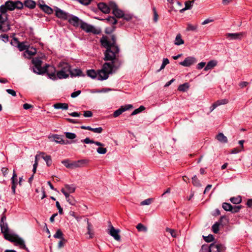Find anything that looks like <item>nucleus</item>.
Returning a JSON list of instances; mask_svg holds the SVG:
<instances>
[{
    "mask_svg": "<svg viewBox=\"0 0 252 252\" xmlns=\"http://www.w3.org/2000/svg\"><path fill=\"white\" fill-rule=\"evenodd\" d=\"M16 177V173L15 172V170L14 169L13 170V176L11 178V180H12V192L14 193H15V187H16V186H15V178Z\"/></svg>",
    "mask_w": 252,
    "mask_h": 252,
    "instance_id": "38",
    "label": "nucleus"
},
{
    "mask_svg": "<svg viewBox=\"0 0 252 252\" xmlns=\"http://www.w3.org/2000/svg\"><path fill=\"white\" fill-rule=\"evenodd\" d=\"M6 217L2 216L0 221V230L3 234L4 238L11 242L16 243V234L8 227L6 221Z\"/></svg>",
    "mask_w": 252,
    "mask_h": 252,
    "instance_id": "3",
    "label": "nucleus"
},
{
    "mask_svg": "<svg viewBox=\"0 0 252 252\" xmlns=\"http://www.w3.org/2000/svg\"><path fill=\"white\" fill-rule=\"evenodd\" d=\"M203 238H204V240H205V241H206V242H208V243L213 241L214 239V238L213 235H212V234H210L207 236H203Z\"/></svg>",
    "mask_w": 252,
    "mask_h": 252,
    "instance_id": "52",
    "label": "nucleus"
},
{
    "mask_svg": "<svg viewBox=\"0 0 252 252\" xmlns=\"http://www.w3.org/2000/svg\"><path fill=\"white\" fill-rule=\"evenodd\" d=\"M85 220L86 221L87 223V234L89 235V238H92L94 235V233L93 229V225L89 222L88 219H86Z\"/></svg>",
    "mask_w": 252,
    "mask_h": 252,
    "instance_id": "20",
    "label": "nucleus"
},
{
    "mask_svg": "<svg viewBox=\"0 0 252 252\" xmlns=\"http://www.w3.org/2000/svg\"><path fill=\"white\" fill-rule=\"evenodd\" d=\"M220 223L219 222H215L212 227V230L214 233H218L219 230V226Z\"/></svg>",
    "mask_w": 252,
    "mask_h": 252,
    "instance_id": "39",
    "label": "nucleus"
},
{
    "mask_svg": "<svg viewBox=\"0 0 252 252\" xmlns=\"http://www.w3.org/2000/svg\"><path fill=\"white\" fill-rule=\"evenodd\" d=\"M41 7L42 10L47 14H51L53 12V10L47 5H42Z\"/></svg>",
    "mask_w": 252,
    "mask_h": 252,
    "instance_id": "33",
    "label": "nucleus"
},
{
    "mask_svg": "<svg viewBox=\"0 0 252 252\" xmlns=\"http://www.w3.org/2000/svg\"><path fill=\"white\" fill-rule=\"evenodd\" d=\"M217 61L215 60H211L209 61V62H208L207 64L205 66L204 70L207 71L212 69L217 65Z\"/></svg>",
    "mask_w": 252,
    "mask_h": 252,
    "instance_id": "21",
    "label": "nucleus"
},
{
    "mask_svg": "<svg viewBox=\"0 0 252 252\" xmlns=\"http://www.w3.org/2000/svg\"><path fill=\"white\" fill-rule=\"evenodd\" d=\"M7 20V16L5 14H0V23L4 24V23Z\"/></svg>",
    "mask_w": 252,
    "mask_h": 252,
    "instance_id": "55",
    "label": "nucleus"
},
{
    "mask_svg": "<svg viewBox=\"0 0 252 252\" xmlns=\"http://www.w3.org/2000/svg\"><path fill=\"white\" fill-rule=\"evenodd\" d=\"M71 161L69 159H64L62 161V163H63L66 168H69L68 165H70Z\"/></svg>",
    "mask_w": 252,
    "mask_h": 252,
    "instance_id": "59",
    "label": "nucleus"
},
{
    "mask_svg": "<svg viewBox=\"0 0 252 252\" xmlns=\"http://www.w3.org/2000/svg\"><path fill=\"white\" fill-rule=\"evenodd\" d=\"M100 42L102 46L106 49L104 52V61H111L105 63L98 71L99 79L102 81L108 79L110 74L115 73L121 66L122 62L118 58L120 49L118 46H110L105 37H102Z\"/></svg>",
    "mask_w": 252,
    "mask_h": 252,
    "instance_id": "1",
    "label": "nucleus"
},
{
    "mask_svg": "<svg viewBox=\"0 0 252 252\" xmlns=\"http://www.w3.org/2000/svg\"><path fill=\"white\" fill-rule=\"evenodd\" d=\"M67 21L73 27H78L80 26L82 20L76 16L70 14L69 17H68V19H67Z\"/></svg>",
    "mask_w": 252,
    "mask_h": 252,
    "instance_id": "9",
    "label": "nucleus"
},
{
    "mask_svg": "<svg viewBox=\"0 0 252 252\" xmlns=\"http://www.w3.org/2000/svg\"><path fill=\"white\" fill-rule=\"evenodd\" d=\"M102 37H106V39L110 44V46L112 47V46H117L116 44V37L115 35H112L111 36V40L112 41H110L108 39V37L107 36L103 35Z\"/></svg>",
    "mask_w": 252,
    "mask_h": 252,
    "instance_id": "31",
    "label": "nucleus"
},
{
    "mask_svg": "<svg viewBox=\"0 0 252 252\" xmlns=\"http://www.w3.org/2000/svg\"><path fill=\"white\" fill-rule=\"evenodd\" d=\"M194 2V0H188V1H186L185 3V7L183 9L181 10V12H182L183 11H185V10H186L188 9H191L192 7V5H193Z\"/></svg>",
    "mask_w": 252,
    "mask_h": 252,
    "instance_id": "30",
    "label": "nucleus"
},
{
    "mask_svg": "<svg viewBox=\"0 0 252 252\" xmlns=\"http://www.w3.org/2000/svg\"><path fill=\"white\" fill-rule=\"evenodd\" d=\"M56 206L58 209L59 210V213L60 215H62L63 214V208L61 207L59 201H56Z\"/></svg>",
    "mask_w": 252,
    "mask_h": 252,
    "instance_id": "57",
    "label": "nucleus"
},
{
    "mask_svg": "<svg viewBox=\"0 0 252 252\" xmlns=\"http://www.w3.org/2000/svg\"><path fill=\"white\" fill-rule=\"evenodd\" d=\"M169 63V61L167 58H164L162 61V63L160 68L158 70V72H159L162 69H164L165 66Z\"/></svg>",
    "mask_w": 252,
    "mask_h": 252,
    "instance_id": "41",
    "label": "nucleus"
},
{
    "mask_svg": "<svg viewBox=\"0 0 252 252\" xmlns=\"http://www.w3.org/2000/svg\"><path fill=\"white\" fill-rule=\"evenodd\" d=\"M49 139L53 138V140L57 143L65 144L67 143L62 138V136L58 134H53L49 137Z\"/></svg>",
    "mask_w": 252,
    "mask_h": 252,
    "instance_id": "17",
    "label": "nucleus"
},
{
    "mask_svg": "<svg viewBox=\"0 0 252 252\" xmlns=\"http://www.w3.org/2000/svg\"><path fill=\"white\" fill-rule=\"evenodd\" d=\"M153 199L151 198H148L142 201L140 203L141 205H149L151 204L153 201Z\"/></svg>",
    "mask_w": 252,
    "mask_h": 252,
    "instance_id": "49",
    "label": "nucleus"
},
{
    "mask_svg": "<svg viewBox=\"0 0 252 252\" xmlns=\"http://www.w3.org/2000/svg\"><path fill=\"white\" fill-rule=\"evenodd\" d=\"M165 231L166 232L169 233L172 237L176 238L177 237V233L175 230L169 227H166L165 228Z\"/></svg>",
    "mask_w": 252,
    "mask_h": 252,
    "instance_id": "36",
    "label": "nucleus"
},
{
    "mask_svg": "<svg viewBox=\"0 0 252 252\" xmlns=\"http://www.w3.org/2000/svg\"><path fill=\"white\" fill-rule=\"evenodd\" d=\"M24 6L31 9H32L35 6V2L32 0H26L24 1Z\"/></svg>",
    "mask_w": 252,
    "mask_h": 252,
    "instance_id": "25",
    "label": "nucleus"
},
{
    "mask_svg": "<svg viewBox=\"0 0 252 252\" xmlns=\"http://www.w3.org/2000/svg\"><path fill=\"white\" fill-rule=\"evenodd\" d=\"M197 26L196 25H192L191 24H188L187 30L188 31H194L197 29Z\"/></svg>",
    "mask_w": 252,
    "mask_h": 252,
    "instance_id": "51",
    "label": "nucleus"
},
{
    "mask_svg": "<svg viewBox=\"0 0 252 252\" xmlns=\"http://www.w3.org/2000/svg\"><path fill=\"white\" fill-rule=\"evenodd\" d=\"M80 28L87 33L92 32L94 34H99L101 30L99 28H95L94 26L88 24L82 21L80 26Z\"/></svg>",
    "mask_w": 252,
    "mask_h": 252,
    "instance_id": "4",
    "label": "nucleus"
},
{
    "mask_svg": "<svg viewBox=\"0 0 252 252\" xmlns=\"http://www.w3.org/2000/svg\"><path fill=\"white\" fill-rule=\"evenodd\" d=\"M192 184H193V185L195 186H197V187H199L201 186V184L200 183V181L199 180L197 179V177L196 175H194L192 178Z\"/></svg>",
    "mask_w": 252,
    "mask_h": 252,
    "instance_id": "44",
    "label": "nucleus"
},
{
    "mask_svg": "<svg viewBox=\"0 0 252 252\" xmlns=\"http://www.w3.org/2000/svg\"><path fill=\"white\" fill-rule=\"evenodd\" d=\"M55 109H62L63 110H67L68 108V105L65 103H57L53 105Z\"/></svg>",
    "mask_w": 252,
    "mask_h": 252,
    "instance_id": "23",
    "label": "nucleus"
},
{
    "mask_svg": "<svg viewBox=\"0 0 252 252\" xmlns=\"http://www.w3.org/2000/svg\"><path fill=\"white\" fill-rule=\"evenodd\" d=\"M105 20L109 22L110 23H112L113 25H115L117 23V20L113 16H109Z\"/></svg>",
    "mask_w": 252,
    "mask_h": 252,
    "instance_id": "50",
    "label": "nucleus"
},
{
    "mask_svg": "<svg viewBox=\"0 0 252 252\" xmlns=\"http://www.w3.org/2000/svg\"><path fill=\"white\" fill-rule=\"evenodd\" d=\"M112 13L115 17L118 18H121L123 17V16H124V11L119 9L118 8L114 9L112 11Z\"/></svg>",
    "mask_w": 252,
    "mask_h": 252,
    "instance_id": "28",
    "label": "nucleus"
},
{
    "mask_svg": "<svg viewBox=\"0 0 252 252\" xmlns=\"http://www.w3.org/2000/svg\"><path fill=\"white\" fill-rule=\"evenodd\" d=\"M197 62L196 59L193 57H188L184 61L180 63V64L184 66H189Z\"/></svg>",
    "mask_w": 252,
    "mask_h": 252,
    "instance_id": "14",
    "label": "nucleus"
},
{
    "mask_svg": "<svg viewBox=\"0 0 252 252\" xmlns=\"http://www.w3.org/2000/svg\"><path fill=\"white\" fill-rule=\"evenodd\" d=\"M65 188L70 193L74 192L75 190V187L73 185L66 184L65 185Z\"/></svg>",
    "mask_w": 252,
    "mask_h": 252,
    "instance_id": "43",
    "label": "nucleus"
},
{
    "mask_svg": "<svg viewBox=\"0 0 252 252\" xmlns=\"http://www.w3.org/2000/svg\"><path fill=\"white\" fill-rule=\"evenodd\" d=\"M40 154L42 155V158L44 159V160L46 161V164L48 166H50L51 165L52 163V160L51 159V157L49 155H46L45 156H44L45 154L44 153L41 152Z\"/></svg>",
    "mask_w": 252,
    "mask_h": 252,
    "instance_id": "26",
    "label": "nucleus"
},
{
    "mask_svg": "<svg viewBox=\"0 0 252 252\" xmlns=\"http://www.w3.org/2000/svg\"><path fill=\"white\" fill-rule=\"evenodd\" d=\"M81 94V91L78 90L75 92H73L71 94V97L72 98H74L78 96Z\"/></svg>",
    "mask_w": 252,
    "mask_h": 252,
    "instance_id": "63",
    "label": "nucleus"
},
{
    "mask_svg": "<svg viewBox=\"0 0 252 252\" xmlns=\"http://www.w3.org/2000/svg\"><path fill=\"white\" fill-rule=\"evenodd\" d=\"M98 9L104 13H109L110 11V7L103 2H100L97 4Z\"/></svg>",
    "mask_w": 252,
    "mask_h": 252,
    "instance_id": "19",
    "label": "nucleus"
},
{
    "mask_svg": "<svg viewBox=\"0 0 252 252\" xmlns=\"http://www.w3.org/2000/svg\"><path fill=\"white\" fill-rule=\"evenodd\" d=\"M36 53V49L34 48H29L27 47L23 55L25 58H30L32 56L34 55Z\"/></svg>",
    "mask_w": 252,
    "mask_h": 252,
    "instance_id": "18",
    "label": "nucleus"
},
{
    "mask_svg": "<svg viewBox=\"0 0 252 252\" xmlns=\"http://www.w3.org/2000/svg\"><path fill=\"white\" fill-rule=\"evenodd\" d=\"M109 227L110 228L109 229L108 233L116 240L120 241L121 239V237L119 235L120 230L118 229H115L112 225H110Z\"/></svg>",
    "mask_w": 252,
    "mask_h": 252,
    "instance_id": "11",
    "label": "nucleus"
},
{
    "mask_svg": "<svg viewBox=\"0 0 252 252\" xmlns=\"http://www.w3.org/2000/svg\"><path fill=\"white\" fill-rule=\"evenodd\" d=\"M59 67L61 68L62 70L66 72L68 74H70L71 66L70 65L66 62H62L60 63L59 64Z\"/></svg>",
    "mask_w": 252,
    "mask_h": 252,
    "instance_id": "16",
    "label": "nucleus"
},
{
    "mask_svg": "<svg viewBox=\"0 0 252 252\" xmlns=\"http://www.w3.org/2000/svg\"><path fill=\"white\" fill-rule=\"evenodd\" d=\"M66 200L71 205H75L76 204V200L72 196L70 195Z\"/></svg>",
    "mask_w": 252,
    "mask_h": 252,
    "instance_id": "53",
    "label": "nucleus"
},
{
    "mask_svg": "<svg viewBox=\"0 0 252 252\" xmlns=\"http://www.w3.org/2000/svg\"><path fill=\"white\" fill-rule=\"evenodd\" d=\"M145 107L143 106H140L138 108L135 109L131 113V115H136L140 112H142L145 109Z\"/></svg>",
    "mask_w": 252,
    "mask_h": 252,
    "instance_id": "46",
    "label": "nucleus"
},
{
    "mask_svg": "<svg viewBox=\"0 0 252 252\" xmlns=\"http://www.w3.org/2000/svg\"><path fill=\"white\" fill-rule=\"evenodd\" d=\"M216 138L219 142L222 143H226L228 141L227 137L222 133H219L216 136Z\"/></svg>",
    "mask_w": 252,
    "mask_h": 252,
    "instance_id": "24",
    "label": "nucleus"
},
{
    "mask_svg": "<svg viewBox=\"0 0 252 252\" xmlns=\"http://www.w3.org/2000/svg\"><path fill=\"white\" fill-rule=\"evenodd\" d=\"M64 134L65 137L69 139H73L76 137V135L74 133L65 132Z\"/></svg>",
    "mask_w": 252,
    "mask_h": 252,
    "instance_id": "45",
    "label": "nucleus"
},
{
    "mask_svg": "<svg viewBox=\"0 0 252 252\" xmlns=\"http://www.w3.org/2000/svg\"><path fill=\"white\" fill-rule=\"evenodd\" d=\"M132 107V105L128 104L125 106H122L120 108L116 110L113 113V116L116 118L122 114L124 112L129 110Z\"/></svg>",
    "mask_w": 252,
    "mask_h": 252,
    "instance_id": "15",
    "label": "nucleus"
},
{
    "mask_svg": "<svg viewBox=\"0 0 252 252\" xmlns=\"http://www.w3.org/2000/svg\"><path fill=\"white\" fill-rule=\"evenodd\" d=\"M96 151L99 154H105L107 151L106 148L103 147H98Z\"/></svg>",
    "mask_w": 252,
    "mask_h": 252,
    "instance_id": "54",
    "label": "nucleus"
},
{
    "mask_svg": "<svg viewBox=\"0 0 252 252\" xmlns=\"http://www.w3.org/2000/svg\"><path fill=\"white\" fill-rule=\"evenodd\" d=\"M184 41L181 38V35L180 34L177 35L175 41V44L177 45H180L181 44H184Z\"/></svg>",
    "mask_w": 252,
    "mask_h": 252,
    "instance_id": "35",
    "label": "nucleus"
},
{
    "mask_svg": "<svg viewBox=\"0 0 252 252\" xmlns=\"http://www.w3.org/2000/svg\"><path fill=\"white\" fill-rule=\"evenodd\" d=\"M81 141L85 143V144H93V143L94 142V140H91L88 137H87L84 140H81Z\"/></svg>",
    "mask_w": 252,
    "mask_h": 252,
    "instance_id": "61",
    "label": "nucleus"
},
{
    "mask_svg": "<svg viewBox=\"0 0 252 252\" xmlns=\"http://www.w3.org/2000/svg\"><path fill=\"white\" fill-rule=\"evenodd\" d=\"M55 15L57 17L64 20H67L69 17L70 14L65 12L64 11L61 9L60 8L55 7Z\"/></svg>",
    "mask_w": 252,
    "mask_h": 252,
    "instance_id": "6",
    "label": "nucleus"
},
{
    "mask_svg": "<svg viewBox=\"0 0 252 252\" xmlns=\"http://www.w3.org/2000/svg\"><path fill=\"white\" fill-rule=\"evenodd\" d=\"M199 252H211L210 246L207 245H203Z\"/></svg>",
    "mask_w": 252,
    "mask_h": 252,
    "instance_id": "47",
    "label": "nucleus"
},
{
    "mask_svg": "<svg viewBox=\"0 0 252 252\" xmlns=\"http://www.w3.org/2000/svg\"><path fill=\"white\" fill-rule=\"evenodd\" d=\"M17 247L22 250H25L29 252V250L26 246V242L24 239L17 235Z\"/></svg>",
    "mask_w": 252,
    "mask_h": 252,
    "instance_id": "12",
    "label": "nucleus"
},
{
    "mask_svg": "<svg viewBox=\"0 0 252 252\" xmlns=\"http://www.w3.org/2000/svg\"><path fill=\"white\" fill-rule=\"evenodd\" d=\"M88 163V160L87 159H80L77 161H71L70 165H68L69 169H75L76 168L82 167L85 164Z\"/></svg>",
    "mask_w": 252,
    "mask_h": 252,
    "instance_id": "8",
    "label": "nucleus"
},
{
    "mask_svg": "<svg viewBox=\"0 0 252 252\" xmlns=\"http://www.w3.org/2000/svg\"><path fill=\"white\" fill-rule=\"evenodd\" d=\"M211 252H222L225 250L226 248L221 244L212 243L210 245Z\"/></svg>",
    "mask_w": 252,
    "mask_h": 252,
    "instance_id": "10",
    "label": "nucleus"
},
{
    "mask_svg": "<svg viewBox=\"0 0 252 252\" xmlns=\"http://www.w3.org/2000/svg\"><path fill=\"white\" fill-rule=\"evenodd\" d=\"M92 0H79V2L85 5L89 4Z\"/></svg>",
    "mask_w": 252,
    "mask_h": 252,
    "instance_id": "62",
    "label": "nucleus"
},
{
    "mask_svg": "<svg viewBox=\"0 0 252 252\" xmlns=\"http://www.w3.org/2000/svg\"><path fill=\"white\" fill-rule=\"evenodd\" d=\"M136 228L138 231L147 232V228L142 223H138L136 226Z\"/></svg>",
    "mask_w": 252,
    "mask_h": 252,
    "instance_id": "42",
    "label": "nucleus"
},
{
    "mask_svg": "<svg viewBox=\"0 0 252 252\" xmlns=\"http://www.w3.org/2000/svg\"><path fill=\"white\" fill-rule=\"evenodd\" d=\"M69 74L61 69L57 72V78H58L60 79H64L67 78Z\"/></svg>",
    "mask_w": 252,
    "mask_h": 252,
    "instance_id": "27",
    "label": "nucleus"
},
{
    "mask_svg": "<svg viewBox=\"0 0 252 252\" xmlns=\"http://www.w3.org/2000/svg\"><path fill=\"white\" fill-rule=\"evenodd\" d=\"M222 207L226 211H230L233 213L238 212L241 208V206H232L230 203L224 202L222 204Z\"/></svg>",
    "mask_w": 252,
    "mask_h": 252,
    "instance_id": "7",
    "label": "nucleus"
},
{
    "mask_svg": "<svg viewBox=\"0 0 252 252\" xmlns=\"http://www.w3.org/2000/svg\"><path fill=\"white\" fill-rule=\"evenodd\" d=\"M83 115L85 117H91L93 116V113L91 111H86L84 112Z\"/></svg>",
    "mask_w": 252,
    "mask_h": 252,
    "instance_id": "60",
    "label": "nucleus"
},
{
    "mask_svg": "<svg viewBox=\"0 0 252 252\" xmlns=\"http://www.w3.org/2000/svg\"><path fill=\"white\" fill-rule=\"evenodd\" d=\"M70 74L71 76H80L82 75V71L78 68L70 69Z\"/></svg>",
    "mask_w": 252,
    "mask_h": 252,
    "instance_id": "29",
    "label": "nucleus"
},
{
    "mask_svg": "<svg viewBox=\"0 0 252 252\" xmlns=\"http://www.w3.org/2000/svg\"><path fill=\"white\" fill-rule=\"evenodd\" d=\"M63 233L60 229H58L56 233L54 235V237L55 238L63 239Z\"/></svg>",
    "mask_w": 252,
    "mask_h": 252,
    "instance_id": "48",
    "label": "nucleus"
},
{
    "mask_svg": "<svg viewBox=\"0 0 252 252\" xmlns=\"http://www.w3.org/2000/svg\"><path fill=\"white\" fill-rule=\"evenodd\" d=\"M98 70L97 72H95L94 69H91L87 71V75L93 79H94L95 78H97V80H100L99 79V75H98Z\"/></svg>",
    "mask_w": 252,
    "mask_h": 252,
    "instance_id": "22",
    "label": "nucleus"
},
{
    "mask_svg": "<svg viewBox=\"0 0 252 252\" xmlns=\"http://www.w3.org/2000/svg\"><path fill=\"white\" fill-rule=\"evenodd\" d=\"M245 34L244 32L227 33L226 37L228 40H240Z\"/></svg>",
    "mask_w": 252,
    "mask_h": 252,
    "instance_id": "13",
    "label": "nucleus"
},
{
    "mask_svg": "<svg viewBox=\"0 0 252 252\" xmlns=\"http://www.w3.org/2000/svg\"><path fill=\"white\" fill-rule=\"evenodd\" d=\"M32 63L33 64L32 70L34 73L38 74H42L47 73L49 77L52 80L57 79V73L56 68L52 65H47L44 67H42V61L40 58L35 57L32 59Z\"/></svg>",
    "mask_w": 252,
    "mask_h": 252,
    "instance_id": "2",
    "label": "nucleus"
},
{
    "mask_svg": "<svg viewBox=\"0 0 252 252\" xmlns=\"http://www.w3.org/2000/svg\"><path fill=\"white\" fill-rule=\"evenodd\" d=\"M228 102V99H220V100H217L214 103L218 107V106H220L221 105L226 104Z\"/></svg>",
    "mask_w": 252,
    "mask_h": 252,
    "instance_id": "40",
    "label": "nucleus"
},
{
    "mask_svg": "<svg viewBox=\"0 0 252 252\" xmlns=\"http://www.w3.org/2000/svg\"><path fill=\"white\" fill-rule=\"evenodd\" d=\"M103 129L101 127L97 128H92V131L96 133H101L102 132Z\"/></svg>",
    "mask_w": 252,
    "mask_h": 252,
    "instance_id": "58",
    "label": "nucleus"
},
{
    "mask_svg": "<svg viewBox=\"0 0 252 252\" xmlns=\"http://www.w3.org/2000/svg\"><path fill=\"white\" fill-rule=\"evenodd\" d=\"M16 8V1H7L4 5L0 7V12L2 14H5L7 10L12 11Z\"/></svg>",
    "mask_w": 252,
    "mask_h": 252,
    "instance_id": "5",
    "label": "nucleus"
},
{
    "mask_svg": "<svg viewBox=\"0 0 252 252\" xmlns=\"http://www.w3.org/2000/svg\"><path fill=\"white\" fill-rule=\"evenodd\" d=\"M230 201L234 204H240L242 202V198L240 196L231 197Z\"/></svg>",
    "mask_w": 252,
    "mask_h": 252,
    "instance_id": "34",
    "label": "nucleus"
},
{
    "mask_svg": "<svg viewBox=\"0 0 252 252\" xmlns=\"http://www.w3.org/2000/svg\"><path fill=\"white\" fill-rule=\"evenodd\" d=\"M189 88L188 83H184L183 84L179 85L178 87V90L181 92H186Z\"/></svg>",
    "mask_w": 252,
    "mask_h": 252,
    "instance_id": "37",
    "label": "nucleus"
},
{
    "mask_svg": "<svg viewBox=\"0 0 252 252\" xmlns=\"http://www.w3.org/2000/svg\"><path fill=\"white\" fill-rule=\"evenodd\" d=\"M205 62H201L199 63L196 66L197 69H201L203 68L204 67H205Z\"/></svg>",
    "mask_w": 252,
    "mask_h": 252,
    "instance_id": "64",
    "label": "nucleus"
},
{
    "mask_svg": "<svg viewBox=\"0 0 252 252\" xmlns=\"http://www.w3.org/2000/svg\"><path fill=\"white\" fill-rule=\"evenodd\" d=\"M108 6L110 7V10L112 9L113 11L114 9H117L118 8L116 3L113 1L109 2V5Z\"/></svg>",
    "mask_w": 252,
    "mask_h": 252,
    "instance_id": "56",
    "label": "nucleus"
},
{
    "mask_svg": "<svg viewBox=\"0 0 252 252\" xmlns=\"http://www.w3.org/2000/svg\"><path fill=\"white\" fill-rule=\"evenodd\" d=\"M17 47L19 49L20 51L26 50L28 46L24 42H20L17 40Z\"/></svg>",
    "mask_w": 252,
    "mask_h": 252,
    "instance_id": "32",
    "label": "nucleus"
}]
</instances>
